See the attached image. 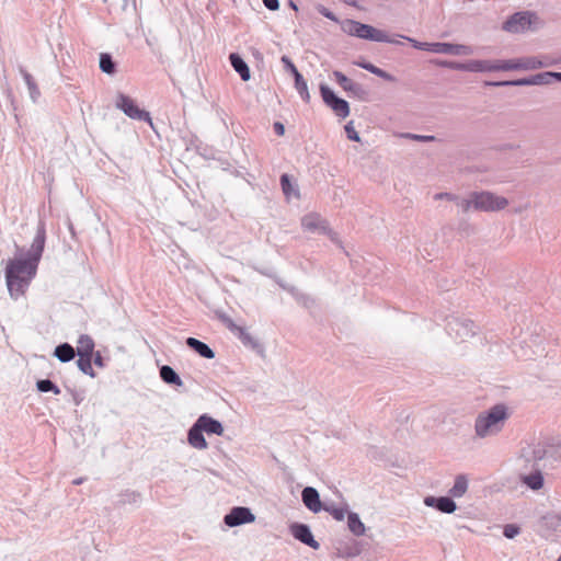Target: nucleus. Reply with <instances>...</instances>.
<instances>
[{"mask_svg": "<svg viewBox=\"0 0 561 561\" xmlns=\"http://www.w3.org/2000/svg\"><path fill=\"white\" fill-rule=\"evenodd\" d=\"M274 130L277 135H280V122L274 123Z\"/></svg>", "mask_w": 561, "mask_h": 561, "instance_id": "8fccbe9b", "label": "nucleus"}, {"mask_svg": "<svg viewBox=\"0 0 561 561\" xmlns=\"http://www.w3.org/2000/svg\"><path fill=\"white\" fill-rule=\"evenodd\" d=\"M343 31L351 36H356L363 39L378 43H399L398 41L390 38L386 32L353 20H348L344 23Z\"/></svg>", "mask_w": 561, "mask_h": 561, "instance_id": "39448f33", "label": "nucleus"}, {"mask_svg": "<svg viewBox=\"0 0 561 561\" xmlns=\"http://www.w3.org/2000/svg\"><path fill=\"white\" fill-rule=\"evenodd\" d=\"M301 500L305 506L314 514L321 512L324 506L320 500L319 492L312 486H306L302 490Z\"/></svg>", "mask_w": 561, "mask_h": 561, "instance_id": "f3484780", "label": "nucleus"}, {"mask_svg": "<svg viewBox=\"0 0 561 561\" xmlns=\"http://www.w3.org/2000/svg\"><path fill=\"white\" fill-rule=\"evenodd\" d=\"M254 520L255 516L248 507L243 506L233 507L224 518L225 524L229 527L253 523Z\"/></svg>", "mask_w": 561, "mask_h": 561, "instance_id": "ddd939ff", "label": "nucleus"}, {"mask_svg": "<svg viewBox=\"0 0 561 561\" xmlns=\"http://www.w3.org/2000/svg\"><path fill=\"white\" fill-rule=\"evenodd\" d=\"M188 443L191 446L197 449H205L207 448V442L203 436V431L196 425V423L193 425V427L188 432Z\"/></svg>", "mask_w": 561, "mask_h": 561, "instance_id": "5701e85b", "label": "nucleus"}, {"mask_svg": "<svg viewBox=\"0 0 561 561\" xmlns=\"http://www.w3.org/2000/svg\"><path fill=\"white\" fill-rule=\"evenodd\" d=\"M402 38H405L408 42H410L412 44V46L416 49H420V50H426L428 51L430 50V43H426V42H419L414 38H411V37H405V36H401Z\"/></svg>", "mask_w": 561, "mask_h": 561, "instance_id": "c03bdc74", "label": "nucleus"}, {"mask_svg": "<svg viewBox=\"0 0 561 561\" xmlns=\"http://www.w3.org/2000/svg\"><path fill=\"white\" fill-rule=\"evenodd\" d=\"M94 352V342L89 335H81L78 340L77 344V354L78 355H93Z\"/></svg>", "mask_w": 561, "mask_h": 561, "instance_id": "cd10ccee", "label": "nucleus"}, {"mask_svg": "<svg viewBox=\"0 0 561 561\" xmlns=\"http://www.w3.org/2000/svg\"><path fill=\"white\" fill-rule=\"evenodd\" d=\"M283 65H284L285 69L288 70L291 73V76L294 77L295 88H296L297 92L299 93L300 98L305 102H309L310 93L308 90L307 82L304 79V77L301 76V73L297 70L295 65L284 56H283Z\"/></svg>", "mask_w": 561, "mask_h": 561, "instance_id": "2eb2a0df", "label": "nucleus"}, {"mask_svg": "<svg viewBox=\"0 0 561 561\" xmlns=\"http://www.w3.org/2000/svg\"><path fill=\"white\" fill-rule=\"evenodd\" d=\"M476 192H470L466 197H461L458 195L456 205L461 213L477 211L476 206Z\"/></svg>", "mask_w": 561, "mask_h": 561, "instance_id": "393cba45", "label": "nucleus"}, {"mask_svg": "<svg viewBox=\"0 0 561 561\" xmlns=\"http://www.w3.org/2000/svg\"><path fill=\"white\" fill-rule=\"evenodd\" d=\"M402 38H405L408 42H410L412 44V46L416 49H420V50H426L428 51L430 50V43H426V42H419L414 38H411V37H405V36H401Z\"/></svg>", "mask_w": 561, "mask_h": 561, "instance_id": "37998d69", "label": "nucleus"}, {"mask_svg": "<svg viewBox=\"0 0 561 561\" xmlns=\"http://www.w3.org/2000/svg\"><path fill=\"white\" fill-rule=\"evenodd\" d=\"M515 59H516L517 70H536V69L548 67L552 64L548 58L540 59V58L534 57V56L520 57V58H515Z\"/></svg>", "mask_w": 561, "mask_h": 561, "instance_id": "6ab92c4d", "label": "nucleus"}, {"mask_svg": "<svg viewBox=\"0 0 561 561\" xmlns=\"http://www.w3.org/2000/svg\"><path fill=\"white\" fill-rule=\"evenodd\" d=\"M457 197H458L457 194L448 193V192L436 193L434 195V199L435 201L446 199V201H449V202H453V203H456Z\"/></svg>", "mask_w": 561, "mask_h": 561, "instance_id": "a18cd8bd", "label": "nucleus"}, {"mask_svg": "<svg viewBox=\"0 0 561 561\" xmlns=\"http://www.w3.org/2000/svg\"><path fill=\"white\" fill-rule=\"evenodd\" d=\"M92 356L93 355H78L79 358L77 360V365L82 373L91 377H94L95 373L92 368Z\"/></svg>", "mask_w": 561, "mask_h": 561, "instance_id": "473e14b6", "label": "nucleus"}, {"mask_svg": "<svg viewBox=\"0 0 561 561\" xmlns=\"http://www.w3.org/2000/svg\"><path fill=\"white\" fill-rule=\"evenodd\" d=\"M288 529L291 536L301 543L314 550L320 548V543L314 539L308 525L302 523H293L289 525Z\"/></svg>", "mask_w": 561, "mask_h": 561, "instance_id": "9b49d317", "label": "nucleus"}, {"mask_svg": "<svg viewBox=\"0 0 561 561\" xmlns=\"http://www.w3.org/2000/svg\"><path fill=\"white\" fill-rule=\"evenodd\" d=\"M283 195L288 203L300 199V190L296 182H293L288 175L283 174Z\"/></svg>", "mask_w": 561, "mask_h": 561, "instance_id": "412c9836", "label": "nucleus"}, {"mask_svg": "<svg viewBox=\"0 0 561 561\" xmlns=\"http://www.w3.org/2000/svg\"><path fill=\"white\" fill-rule=\"evenodd\" d=\"M266 8L270 10H276L278 8V1L277 0H263Z\"/></svg>", "mask_w": 561, "mask_h": 561, "instance_id": "09e8293b", "label": "nucleus"}, {"mask_svg": "<svg viewBox=\"0 0 561 561\" xmlns=\"http://www.w3.org/2000/svg\"><path fill=\"white\" fill-rule=\"evenodd\" d=\"M81 482H82V479H78V480L73 481L75 484H80Z\"/></svg>", "mask_w": 561, "mask_h": 561, "instance_id": "5fc2aeb1", "label": "nucleus"}, {"mask_svg": "<svg viewBox=\"0 0 561 561\" xmlns=\"http://www.w3.org/2000/svg\"><path fill=\"white\" fill-rule=\"evenodd\" d=\"M435 54H446L454 56H469L473 53L472 48L467 45L451 43H430V50Z\"/></svg>", "mask_w": 561, "mask_h": 561, "instance_id": "f8f14e48", "label": "nucleus"}, {"mask_svg": "<svg viewBox=\"0 0 561 561\" xmlns=\"http://www.w3.org/2000/svg\"><path fill=\"white\" fill-rule=\"evenodd\" d=\"M508 410L504 404H495L478 414L474 421V433L479 438H486L502 432L508 419Z\"/></svg>", "mask_w": 561, "mask_h": 561, "instance_id": "f03ea898", "label": "nucleus"}, {"mask_svg": "<svg viewBox=\"0 0 561 561\" xmlns=\"http://www.w3.org/2000/svg\"><path fill=\"white\" fill-rule=\"evenodd\" d=\"M553 72L547 71L531 76L534 85H547L553 81Z\"/></svg>", "mask_w": 561, "mask_h": 561, "instance_id": "f704fd0d", "label": "nucleus"}, {"mask_svg": "<svg viewBox=\"0 0 561 561\" xmlns=\"http://www.w3.org/2000/svg\"><path fill=\"white\" fill-rule=\"evenodd\" d=\"M344 129H345V133H346V136L350 140L352 141H360V137H359V134L356 131L355 127H354V123L353 121L348 122L345 126H344Z\"/></svg>", "mask_w": 561, "mask_h": 561, "instance_id": "ea45409f", "label": "nucleus"}, {"mask_svg": "<svg viewBox=\"0 0 561 561\" xmlns=\"http://www.w3.org/2000/svg\"><path fill=\"white\" fill-rule=\"evenodd\" d=\"M474 323L468 319L454 318L448 322V329L460 341H465L474 334Z\"/></svg>", "mask_w": 561, "mask_h": 561, "instance_id": "dca6fc26", "label": "nucleus"}, {"mask_svg": "<svg viewBox=\"0 0 561 561\" xmlns=\"http://www.w3.org/2000/svg\"><path fill=\"white\" fill-rule=\"evenodd\" d=\"M468 479L465 474H459L456 477L454 485L449 490V494L451 497H461L468 490Z\"/></svg>", "mask_w": 561, "mask_h": 561, "instance_id": "a878e982", "label": "nucleus"}, {"mask_svg": "<svg viewBox=\"0 0 561 561\" xmlns=\"http://www.w3.org/2000/svg\"><path fill=\"white\" fill-rule=\"evenodd\" d=\"M401 136L403 138L412 139V140L421 141V142H431V141L435 140V136H433V135H416V134L405 133V134H402Z\"/></svg>", "mask_w": 561, "mask_h": 561, "instance_id": "58836bf2", "label": "nucleus"}, {"mask_svg": "<svg viewBox=\"0 0 561 561\" xmlns=\"http://www.w3.org/2000/svg\"><path fill=\"white\" fill-rule=\"evenodd\" d=\"M196 425L208 434L221 435L224 433L222 425L210 416L202 415L196 421Z\"/></svg>", "mask_w": 561, "mask_h": 561, "instance_id": "aec40b11", "label": "nucleus"}, {"mask_svg": "<svg viewBox=\"0 0 561 561\" xmlns=\"http://www.w3.org/2000/svg\"><path fill=\"white\" fill-rule=\"evenodd\" d=\"M477 211L496 213L505 209L510 202L505 196L492 191H474Z\"/></svg>", "mask_w": 561, "mask_h": 561, "instance_id": "423d86ee", "label": "nucleus"}, {"mask_svg": "<svg viewBox=\"0 0 561 561\" xmlns=\"http://www.w3.org/2000/svg\"><path fill=\"white\" fill-rule=\"evenodd\" d=\"M322 511L328 512L334 519L341 522L347 516L348 510L347 506H335L334 504H324Z\"/></svg>", "mask_w": 561, "mask_h": 561, "instance_id": "2f4dec72", "label": "nucleus"}, {"mask_svg": "<svg viewBox=\"0 0 561 561\" xmlns=\"http://www.w3.org/2000/svg\"><path fill=\"white\" fill-rule=\"evenodd\" d=\"M317 10L320 14H322L323 16H325L327 19L331 20V21H334L336 22L337 19L336 16L334 15L333 12H331L329 9H327L324 5L322 4H319L317 5Z\"/></svg>", "mask_w": 561, "mask_h": 561, "instance_id": "49530a36", "label": "nucleus"}, {"mask_svg": "<svg viewBox=\"0 0 561 561\" xmlns=\"http://www.w3.org/2000/svg\"><path fill=\"white\" fill-rule=\"evenodd\" d=\"M546 456L547 448L540 443L530 445L528 448H525L522 451L525 467H539V463L546 458Z\"/></svg>", "mask_w": 561, "mask_h": 561, "instance_id": "4468645a", "label": "nucleus"}, {"mask_svg": "<svg viewBox=\"0 0 561 561\" xmlns=\"http://www.w3.org/2000/svg\"><path fill=\"white\" fill-rule=\"evenodd\" d=\"M333 76L336 82L342 87L345 91L357 93L360 90V85L353 82L341 71H334Z\"/></svg>", "mask_w": 561, "mask_h": 561, "instance_id": "bb28decb", "label": "nucleus"}, {"mask_svg": "<svg viewBox=\"0 0 561 561\" xmlns=\"http://www.w3.org/2000/svg\"><path fill=\"white\" fill-rule=\"evenodd\" d=\"M37 389L42 392L53 391L55 394L60 393V389L48 379L37 381Z\"/></svg>", "mask_w": 561, "mask_h": 561, "instance_id": "4c0bfd02", "label": "nucleus"}, {"mask_svg": "<svg viewBox=\"0 0 561 561\" xmlns=\"http://www.w3.org/2000/svg\"><path fill=\"white\" fill-rule=\"evenodd\" d=\"M440 66L471 72H492L517 70L516 59L508 60H469L467 62L442 61Z\"/></svg>", "mask_w": 561, "mask_h": 561, "instance_id": "7ed1b4c3", "label": "nucleus"}, {"mask_svg": "<svg viewBox=\"0 0 561 561\" xmlns=\"http://www.w3.org/2000/svg\"><path fill=\"white\" fill-rule=\"evenodd\" d=\"M92 360L94 362V364L98 367H103L104 366L103 357H102L100 352H95V353L93 352Z\"/></svg>", "mask_w": 561, "mask_h": 561, "instance_id": "de8ad7c7", "label": "nucleus"}, {"mask_svg": "<svg viewBox=\"0 0 561 561\" xmlns=\"http://www.w3.org/2000/svg\"><path fill=\"white\" fill-rule=\"evenodd\" d=\"M344 2L348 5L356 7V0H344Z\"/></svg>", "mask_w": 561, "mask_h": 561, "instance_id": "864d4df0", "label": "nucleus"}, {"mask_svg": "<svg viewBox=\"0 0 561 561\" xmlns=\"http://www.w3.org/2000/svg\"><path fill=\"white\" fill-rule=\"evenodd\" d=\"M520 534V528L515 524H507L503 528V535L507 539H513Z\"/></svg>", "mask_w": 561, "mask_h": 561, "instance_id": "a19ab883", "label": "nucleus"}, {"mask_svg": "<svg viewBox=\"0 0 561 561\" xmlns=\"http://www.w3.org/2000/svg\"><path fill=\"white\" fill-rule=\"evenodd\" d=\"M224 321H225L227 328L230 331H232L233 333L239 334L240 336H242L245 333L244 329L239 327V325H237V324H234L231 319L225 318Z\"/></svg>", "mask_w": 561, "mask_h": 561, "instance_id": "79ce46f5", "label": "nucleus"}, {"mask_svg": "<svg viewBox=\"0 0 561 561\" xmlns=\"http://www.w3.org/2000/svg\"><path fill=\"white\" fill-rule=\"evenodd\" d=\"M347 526H348V529L355 536H363L365 534V525L363 524L358 514H356V513L347 514Z\"/></svg>", "mask_w": 561, "mask_h": 561, "instance_id": "c85d7f7f", "label": "nucleus"}, {"mask_svg": "<svg viewBox=\"0 0 561 561\" xmlns=\"http://www.w3.org/2000/svg\"><path fill=\"white\" fill-rule=\"evenodd\" d=\"M116 105L127 116L133 119L146 121L151 124V118L148 112L140 110L135 101L125 94H119L116 100Z\"/></svg>", "mask_w": 561, "mask_h": 561, "instance_id": "9d476101", "label": "nucleus"}, {"mask_svg": "<svg viewBox=\"0 0 561 561\" xmlns=\"http://www.w3.org/2000/svg\"><path fill=\"white\" fill-rule=\"evenodd\" d=\"M491 85H494V87H507V85H515V87H523V85H534L533 84V78L529 77V78H523V79H517V80H512V81H499V82H492L490 83Z\"/></svg>", "mask_w": 561, "mask_h": 561, "instance_id": "c9c22d12", "label": "nucleus"}, {"mask_svg": "<svg viewBox=\"0 0 561 561\" xmlns=\"http://www.w3.org/2000/svg\"><path fill=\"white\" fill-rule=\"evenodd\" d=\"M557 561H561V556L559 557V559Z\"/></svg>", "mask_w": 561, "mask_h": 561, "instance_id": "6e6d98bb", "label": "nucleus"}, {"mask_svg": "<svg viewBox=\"0 0 561 561\" xmlns=\"http://www.w3.org/2000/svg\"><path fill=\"white\" fill-rule=\"evenodd\" d=\"M528 472H523L519 474V482L522 485L527 488L533 492L540 493L545 489L546 479L545 473L540 469V467H528Z\"/></svg>", "mask_w": 561, "mask_h": 561, "instance_id": "1a4fd4ad", "label": "nucleus"}, {"mask_svg": "<svg viewBox=\"0 0 561 561\" xmlns=\"http://www.w3.org/2000/svg\"><path fill=\"white\" fill-rule=\"evenodd\" d=\"M424 504L428 507H435L442 513L451 514L456 511L457 505L451 497L448 496H426L424 499Z\"/></svg>", "mask_w": 561, "mask_h": 561, "instance_id": "a211bd4d", "label": "nucleus"}, {"mask_svg": "<svg viewBox=\"0 0 561 561\" xmlns=\"http://www.w3.org/2000/svg\"><path fill=\"white\" fill-rule=\"evenodd\" d=\"M553 80L561 81V72H553Z\"/></svg>", "mask_w": 561, "mask_h": 561, "instance_id": "603ef678", "label": "nucleus"}, {"mask_svg": "<svg viewBox=\"0 0 561 561\" xmlns=\"http://www.w3.org/2000/svg\"><path fill=\"white\" fill-rule=\"evenodd\" d=\"M160 377L165 383L182 386L183 382L179 375L170 366H162L160 369Z\"/></svg>", "mask_w": 561, "mask_h": 561, "instance_id": "c756f323", "label": "nucleus"}, {"mask_svg": "<svg viewBox=\"0 0 561 561\" xmlns=\"http://www.w3.org/2000/svg\"><path fill=\"white\" fill-rule=\"evenodd\" d=\"M100 68L103 72H106L108 75L115 71V65L108 54H101Z\"/></svg>", "mask_w": 561, "mask_h": 561, "instance_id": "e433bc0d", "label": "nucleus"}, {"mask_svg": "<svg viewBox=\"0 0 561 561\" xmlns=\"http://www.w3.org/2000/svg\"><path fill=\"white\" fill-rule=\"evenodd\" d=\"M360 67H362L363 69H365V70H367V71H369V72H371V73L376 75L377 77H379V78H382V79L387 80V81H391V82H392V81H394V80H396V79H394V77H393L392 75H390V73H388L387 71H385V70H382V69H380V68L376 67V66H375V65H373V64H369V62H367V64H360Z\"/></svg>", "mask_w": 561, "mask_h": 561, "instance_id": "72a5a7b5", "label": "nucleus"}, {"mask_svg": "<svg viewBox=\"0 0 561 561\" xmlns=\"http://www.w3.org/2000/svg\"><path fill=\"white\" fill-rule=\"evenodd\" d=\"M542 26L539 16L530 11H520L511 15L502 25V28L512 34L537 31Z\"/></svg>", "mask_w": 561, "mask_h": 561, "instance_id": "20e7f679", "label": "nucleus"}, {"mask_svg": "<svg viewBox=\"0 0 561 561\" xmlns=\"http://www.w3.org/2000/svg\"><path fill=\"white\" fill-rule=\"evenodd\" d=\"M288 5H289L293 10L298 11V7H297V4L295 3V1L289 0V1H288Z\"/></svg>", "mask_w": 561, "mask_h": 561, "instance_id": "3c124183", "label": "nucleus"}, {"mask_svg": "<svg viewBox=\"0 0 561 561\" xmlns=\"http://www.w3.org/2000/svg\"><path fill=\"white\" fill-rule=\"evenodd\" d=\"M186 344L204 358L210 359L215 357V353L213 352V350L207 344L201 342L195 337H188L186 340Z\"/></svg>", "mask_w": 561, "mask_h": 561, "instance_id": "4be33fe9", "label": "nucleus"}, {"mask_svg": "<svg viewBox=\"0 0 561 561\" xmlns=\"http://www.w3.org/2000/svg\"><path fill=\"white\" fill-rule=\"evenodd\" d=\"M229 59L233 69L240 75L241 79L243 81H248L250 79V69L244 60L234 53L230 55Z\"/></svg>", "mask_w": 561, "mask_h": 561, "instance_id": "b1692460", "label": "nucleus"}, {"mask_svg": "<svg viewBox=\"0 0 561 561\" xmlns=\"http://www.w3.org/2000/svg\"><path fill=\"white\" fill-rule=\"evenodd\" d=\"M320 93L325 105L329 106L337 117L345 118L350 115L348 103L336 96L328 85L321 84Z\"/></svg>", "mask_w": 561, "mask_h": 561, "instance_id": "6e6552de", "label": "nucleus"}, {"mask_svg": "<svg viewBox=\"0 0 561 561\" xmlns=\"http://www.w3.org/2000/svg\"><path fill=\"white\" fill-rule=\"evenodd\" d=\"M301 227L305 232L312 234H327L332 242L340 244L337 233L332 231L328 221L317 213H310L301 218Z\"/></svg>", "mask_w": 561, "mask_h": 561, "instance_id": "0eeeda50", "label": "nucleus"}, {"mask_svg": "<svg viewBox=\"0 0 561 561\" xmlns=\"http://www.w3.org/2000/svg\"><path fill=\"white\" fill-rule=\"evenodd\" d=\"M36 259L15 257L5 267V280L12 298L18 299L25 294L30 282L36 274Z\"/></svg>", "mask_w": 561, "mask_h": 561, "instance_id": "f257e3e1", "label": "nucleus"}, {"mask_svg": "<svg viewBox=\"0 0 561 561\" xmlns=\"http://www.w3.org/2000/svg\"><path fill=\"white\" fill-rule=\"evenodd\" d=\"M76 355V352H75V348L70 345V344H61V345H58L56 348H55V356L60 360V362H69Z\"/></svg>", "mask_w": 561, "mask_h": 561, "instance_id": "7c9ffc66", "label": "nucleus"}]
</instances>
